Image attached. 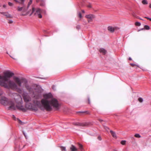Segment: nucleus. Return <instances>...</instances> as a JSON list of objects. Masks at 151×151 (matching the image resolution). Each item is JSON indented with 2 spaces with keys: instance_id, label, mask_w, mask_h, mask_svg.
Listing matches in <instances>:
<instances>
[{
  "instance_id": "412c9836",
  "label": "nucleus",
  "mask_w": 151,
  "mask_h": 151,
  "mask_svg": "<svg viewBox=\"0 0 151 151\" xmlns=\"http://www.w3.org/2000/svg\"><path fill=\"white\" fill-rule=\"evenodd\" d=\"M32 3V0H30L29 1V2L27 5V8H28Z\"/></svg>"
},
{
  "instance_id": "ddd939ff",
  "label": "nucleus",
  "mask_w": 151,
  "mask_h": 151,
  "mask_svg": "<svg viewBox=\"0 0 151 151\" xmlns=\"http://www.w3.org/2000/svg\"><path fill=\"white\" fill-rule=\"evenodd\" d=\"M21 5L22 6H23L24 7L23 8V9H22L23 12H26L28 8H27H27L26 7V6L24 4V5H23V4H21Z\"/></svg>"
},
{
  "instance_id": "49530a36",
  "label": "nucleus",
  "mask_w": 151,
  "mask_h": 151,
  "mask_svg": "<svg viewBox=\"0 0 151 151\" xmlns=\"http://www.w3.org/2000/svg\"><path fill=\"white\" fill-rule=\"evenodd\" d=\"M99 121L100 122H101L103 121V120L101 119H99Z\"/></svg>"
},
{
  "instance_id": "a18cd8bd",
  "label": "nucleus",
  "mask_w": 151,
  "mask_h": 151,
  "mask_svg": "<svg viewBox=\"0 0 151 151\" xmlns=\"http://www.w3.org/2000/svg\"><path fill=\"white\" fill-rule=\"evenodd\" d=\"M87 6H88V7L89 8H91V6L90 5H88Z\"/></svg>"
},
{
  "instance_id": "0eeeda50",
  "label": "nucleus",
  "mask_w": 151,
  "mask_h": 151,
  "mask_svg": "<svg viewBox=\"0 0 151 151\" xmlns=\"http://www.w3.org/2000/svg\"><path fill=\"white\" fill-rule=\"evenodd\" d=\"M86 17L87 19H89L88 22H90L92 21L93 19L94 18L95 16L93 14H88L86 16Z\"/></svg>"
},
{
  "instance_id": "423d86ee",
  "label": "nucleus",
  "mask_w": 151,
  "mask_h": 151,
  "mask_svg": "<svg viewBox=\"0 0 151 151\" xmlns=\"http://www.w3.org/2000/svg\"><path fill=\"white\" fill-rule=\"evenodd\" d=\"M35 11V15L39 18H42V17L41 14L42 12V10L39 8H37L36 9L34 7H33L32 13L29 14V16H31Z\"/></svg>"
},
{
  "instance_id": "79ce46f5",
  "label": "nucleus",
  "mask_w": 151,
  "mask_h": 151,
  "mask_svg": "<svg viewBox=\"0 0 151 151\" xmlns=\"http://www.w3.org/2000/svg\"><path fill=\"white\" fill-rule=\"evenodd\" d=\"M98 138L99 140H101V138L99 136Z\"/></svg>"
},
{
  "instance_id": "dca6fc26",
  "label": "nucleus",
  "mask_w": 151,
  "mask_h": 151,
  "mask_svg": "<svg viewBox=\"0 0 151 151\" xmlns=\"http://www.w3.org/2000/svg\"><path fill=\"white\" fill-rule=\"evenodd\" d=\"M108 30L111 32H114V28L111 26H109L108 27Z\"/></svg>"
},
{
  "instance_id": "f257e3e1",
  "label": "nucleus",
  "mask_w": 151,
  "mask_h": 151,
  "mask_svg": "<svg viewBox=\"0 0 151 151\" xmlns=\"http://www.w3.org/2000/svg\"><path fill=\"white\" fill-rule=\"evenodd\" d=\"M14 96H16L15 99L17 104L16 106L18 109L24 112L26 111L27 109L34 111H37L38 110L37 107L35 105L29 102V101H31V98L29 96L28 93L24 92L22 95L24 100L26 103L25 107L27 109L24 108L23 105V102L21 96L16 93H14Z\"/></svg>"
},
{
  "instance_id": "393cba45",
  "label": "nucleus",
  "mask_w": 151,
  "mask_h": 151,
  "mask_svg": "<svg viewBox=\"0 0 151 151\" xmlns=\"http://www.w3.org/2000/svg\"><path fill=\"white\" fill-rule=\"evenodd\" d=\"M134 136L135 137L137 138H140L141 137V136L139 134H135Z\"/></svg>"
},
{
  "instance_id": "864d4df0",
  "label": "nucleus",
  "mask_w": 151,
  "mask_h": 151,
  "mask_svg": "<svg viewBox=\"0 0 151 151\" xmlns=\"http://www.w3.org/2000/svg\"><path fill=\"white\" fill-rule=\"evenodd\" d=\"M10 57H11V58H12L13 59H14V60H15V58H14L12 57V56H11V55H10Z\"/></svg>"
},
{
  "instance_id": "8fccbe9b",
  "label": "nucleus",
  "mask_w": 151,
  "mask_h": 151,
  "mask_svg": "<svg viewBox=\"0 0 151 151\" xmlns=\"http://www.w3.org/2000/svg\"><path fill=\"white\" fill-rule=\"evenodd\" d=\"M149 7L151 8V4H150V5L149 6Z\"/></svg>"
},
{
  "instance_id": "cd10ccee",
  "label": "nucleus",
  "mask_w": 151,
  "mask_h": 151,
  "mask_svg": "<svg viewBox=\"0 0 151 151\" xmlns=\"http://www.w3.org/2000/svg\"><path fill=\"white\" fill-rule=\"evenodd\" d=\"M126 142L125 140H122L121 142V143L122 145H124L125 144Z\"/></svg>"
},
{
  "instance_id": "4468645a",
  "label": "nucleus",
  "mask_w": 151,
  "mask_h": 151,
  "mask_svg": "<svg viewBox=\"0 0 151 151\" xmlns=\"http://www.w3.org/2000/svg\"><path fill=\"white\" fill-rule=\"evenodd\" d=\"M110 132L113 137H114V138H117L115 132L112 131V130H110Z\"/></svg>"
},
{
  "instance_id": "6ab92c4d",
  "label": "nucleus",
  "mask_w": 151,
  "mask_h": 151,
  "mask_svg": "<svg viewBox=\"0 0 151 151\" xmlns=\"http://www.w3.org/2000/svg\"><path fill=\"white\" fill-rule=\"evenodd\" d=\"M142 3L144 4H148V2L146 0H143Z\"/></svg>"
},
{
  "instance_id": "1a4fd4ad",
  "label": "nucleus",
  "mask_w": 151,
  "mask_h": 151,
  "mask_svg": "<svg viewBox=\"0 0 151 151\" xmlns=\"http://www.w3.org/2000/svg\"><path fill=\"white\" fill-rule=\"evenodd\" d=\"M73 124L75 125L79 126H85L88 125V123H80L79 122H74Z\"/></svg>"
},
{
  "instance_id": "5701e85b",
  "label": "nucleus",
  "mask_w": 151,
  "mask_h": 151,
  "mask_svg": "<svg viewBox=\"0 0 151 151\" xmlns=\"http://www.w3.org/2000/svg\"><path fill=\"white\" fill-rule=\"evenodd\" d=\"M144 28L147 30L150 29V27L147 25H145L144 26Z\"/></svg>"
},
{
  "instance_id": "3c124183",
  "label": "nucleus",
  "mask_w": 151,
  "mask_h": 151,
  "mask_svg": "<svg viewBox=\"0 0 151 151\" xmlns=\"http://www.w3.org/2000/svg\"><path fill=\"white\" fill-rule=\"evenodd\" d=\"M12 116L13 118H15V116H14V115H13Z\"/></svg>"
},
{
  "instance_id": "603ef678",
  "label": "nucleus",
  "mask_w": 151,
  "mask_h": 151,
  "mask_svg": "<svg viewBox=\"0 0 151 151\" xmlns=\"http://www.w3.org/2000/svg\"><path fill=\"white\" fill-rule=\"evenodd\" d=\"M55 87V86H52V88L53 89H54Z\"/></svg>"
},
{
  "instance_id": "6e6552de",
  "label": "nucleus",
  "mask_w": 151,
  "mask_h": 151,
  "mask_svg": "<svg viewBox=\"0 0 151 151\" xmlns=\"http://www.w3.org/2000/svg\"><path fill=\"white\" fill-rule=\"evenodd\" d=\"M13 78L17 84L20 87H21L22 86V82L19 78L17 77L14 76L13 77Z\"/></svg>"
},
{
  "instance_id": "f8f14e48",
  "label": "nucleus",
  "mask_w": 151,
  "mask_h": 151,
  "mask_svg": "<svg viewBox=\"0 0 151 151\" xmlns=\"http://www.w3.org/2000/svg\"><path fill=\"white\" fill-rule=\"evenodd\" d=\"M1 13L6 16L7 17L10 18L11 17V15L8 12H1Z\"/></svg>"
},
{
  "instance_id": "f3484780",
  "label": "nucleus",
  "mask_w": 151,
  "mask_h": 151,
  "mask_svg": "<svg viewBox=\"0 0 151 151\" xmlns=\"http://www.w3.org/2000/svg\"><path fill=\"white\" fill-rule=\"evenodd\" d=\"M24 7L23 6H22V7H20V6H18L17 7V10L18 11H22V9H23V8Z\"/></svg>"
},
{
  "instance_id": "c03bdc74",
  "label": "nucleus",
  "mask_w": 151,
  "mask_h": 151,
  "mask_svg": "<svg viewBox=\"0 0 151 151\" xmlns=\"http://www.w3.org/2000/svg\"><path fill=\"white\" fill-rule=\"evenodd\" d=\"M144 29V28H142L141 29H139L138 30V31H140L141 30H142Z\"/></svg>"
},
{
  "instance_id": "bb28decb",
  "label": "nucleus",
  "mask_w": 151,
  "mask_h": 151,
  "mask_svg": "<svg viewBox=\"0 0 151 151\" xmlns=\"http://www.w3.org/2000/svg\"><path fill=\"white\" fill-rule=\"evenodd\" d=\"M29 13V11L27 12L26 14H21V16H26Z\"/></svg>"
},
{
  "instance_id": "2eb2a0df",
  "label": "nucleus",
  "mask_w": 151,
  "mask_h": 151,
  "mask_svg": "<svg viewBox=\"0 0 151 151\" xmlns=\"http://www.w3.org/2000/svg\"><path fill=\"white\" fill-rule=\"evenodd\" d=\"M99 51L100 52L104 54H105L106 53V50L103 48H101Z\"/></svg>"
},
{
  "instance_id": "c756f323",
  "label": "nucleus",
  "mask_w": 151,
  "mask_h": 151,
  "mask_svg": "<svg viewBox=\"0 0 151 151\" xmlns=\"http://www.w3.org/2000/svg\"><path fill=\"white\" fill-rule=\"evenodd\" d=\"M78 15L80 18H81L82 17L81 14L80 12H78Z\"/></svg>"
},
{
  "instance_id": "4d7b16f0",
  "label": "nucleus",
  "mask_w": 151,
  "mask_h": 151,
  "mask_svg": "<svg viewBox=\"0 0 151 151\" xmlns=\"http://www.w3.org/2000/svg\"><path fill=\"white\" fill-rule=\"evenodd\" d=\"M19 121L21 122H22V121L20 120H19Z\"/></svg>"
},
{
  "instance_id": "b1692460",
  "label": "nucleus",
  "mask_w": 151,
  "mask_h": 151,
  "mask_svg": "<svg viewBox=\"0 0 151 151\" xmlns=\"http://www.w3.org/2000/svg\"><path fill=\"white\" fill-rule=\"evenodd\" d=\"M26 87L27 88L29 91H31V89H32V88L31 87H29L28 85H26Z\"/></svg>"
},
{
  "instance_id": "9d476101",
  "label": "nucleus",
  "mask_w": 151,
  "mask_h": 151,
  "mask_svg": "<svg viewBox=\"0 0 151 151\" xmlns=\"http://www.w3.org/2000/svg\"><path fill=\"white\" fill-rule=\"evenodd\" d=\"M33 103L35 104L34 105H35L37 107V106L39 107L41 109V107H42V104H40V101L37 100H35L34 101Z\"/></svg>"
},
{
  "instance_id": "2f4dec72",
  "label": "nucleus",
  "mask_w": 151,
  "mask_h": 151,
  "mask_svg": "<svg viewBox=\"0 0 151 151\" xmlns=\"http://www.w3.org/2000/svg\"><path fill=\"white\" fill-rule=\"evenodd\" d=\"M22 81H24L25 84L27 83V81L25 79H22Z\"/></svg>"
},
{
  "instance_id": "7ed1b4c3",
  "label": "nucleus",
  "mask_w": 151,
  "mask_h": 151,
  "mask_svg": "<svg viewBox=\"0 0 151 151\" xmlns=\"http://www.w3.org/2000/svg\"><path fill=\"white\" fill-rule=\"evenodd\" d=\"M1 91V94H0V103L4 106H9V110H16V107L14 106V103L11 100H9L8 98L5 96H2L3 94V92L1 89L0 88Z\"/></svg>"
},
{
  "instance_id": "09e8293b",
  "label": "nucleus",
  "mask_w": 151,
  "mask_h": 151,
  "mask_svg": "<svg viewBox=\"0 0 151 151\" xmlns=\"http://www.w3.org/2000/svg\"><path fill=\"white\" fill-rule=\"evenodd\" d=\"M82 12L83 13H85V11L84 10H82Z\"/></svg>"
},
{
  "instance_id": "39448f33",
  "label": "nucleus",
  "mask_w": 151,
  "mask_h": 151,
  "mask_svg": "<svg viewBox=\"0 0 151 151\" xmlns=\"http://www.w3.org/2000/svg\"><path fill=\"white\" fill-rule=\"evenodd\" d=\"M4 76L3 77L1 76L2 78H0V79H1L0 80V81H2L5 80H9L7 78H10L13 76L14 75V73L10 71L9 70H7L6 72L4 73Z\"/></svg>"
},
{
  "instance_id": "37998d69",
  "label": "nucleus",
  "mask_w": 151,
  "mask_h": 151,
  "mask_svg": "<svg viewBox=\"0 0 151 151\" xmlns=\"http://www.w3.org/2000/svg\"><path fill=\"white\" fill-rule=\"evenodd\" d=\"M130 64L132 66H134V65H136L134 64H133V63H131Z\"/></svg>"
},
{
  "instance_id": "4c0bfd02",
  "label": "nucleus",
  "mask_w": 151,
  "mask_h": 151,
  "mask_svg": "<svg viewBox=\"0 0 151 151\" xmlns=\"http://www.w3.org/2000/svg\"><path fill=\"white\" fill-rule=\"evenodd\" d=\"M88 103L89 104H90V100L89 97H88Z\"/></svg>"
},
{
  "instance_id": "20e7f679",
  "label": "nucleus",
  "mask_w": 151,
  "mask_h": 151,
  "mask_svg": "<svg viewBox=\"0 0 151 151\" xmlns=\"http://www.w3.org/2000/svg\"><path fill=\"white\" fill-rule=\"evenodd\" d=\"M0 85L7 88L16 89L17 88V84L13 81L10 80L0 81Z\"/></svg>"
},
{
  "instance_id": "9b49d317",
  "label": "nucleus",
  "mask_w": 151,
  "mask_h": 151,
  "mask_svg": "<svg viewBox=\"0 0 151 151\" xmlns=\"http://www.w3.org/2000/svg\"><path fill=\"white\" fill-rule=\"evenodd\" d=\"M70 149L71 151H78V150L73 145H72L71 147H70Z\"/></svg>"
},
{
  "instance_id": "a878e982",
  "label": "nucleus",
  "mask_w": 151,
  "mask_h": 151,
  "mask_svg": "<svg viewBox=\"0 0 151 151\" xmlns=\"http://www.w3.org/2000/svg\"><path fill=\"white\" fill-rule=\"evenodd\" d=\"M135 25L137 26H140L141 25V23L139 22H135Z\"/></svg>"
},
{
  "instance_id": "a211bd4d",
  "label": "nucleus",
  "mask_w": 151,
  "mask_h": 151,
  "mask_svg": "<svg viewBox=\"0 0 151 151\" xmlns=\"http://www.w3.org/2000/svg\"><path fill=\"white\" fill-rule=\"evenodd\" d=\"M78 145L79 147V149L81 150H83V146L82 145L80 144H78Z\"/></svg>"
},
{
  "instance_id": "a19ab883",
  "label": "nucleus",
  "mask_w": 151,
  "mask_h": 151,
  "mask_svg": "<svg viewBox=\"0 0 151 151\" xmlns=\"http://www.w3.org/2000/svg\"><path fill=\"white\" fill-rule=\"evenodd\" d=\"M80 28V26H78L76 27V28L77 29H79Z\"/></svg>"
},
{
  "instance_id": "c9c22d12",
  "label": "nucleus",
  "mask_w": 151,
  "mask_h": 151,
  "mask_svg": "<svg viewBox=\"0 0 151 151\" xmlns=\"http://www.w3.org/2000/svg\"><path fill=\"white\" fill-rule=\"evenodd\" d=\"M21 1H22V3L23 5H24V1L25 0H21Z\"/></svg>"
},
{
  "instance_id": "f03ea898",
  "label": "nucleus",
  "mask_w": 151,
  "mask_h": 151,
  "mask_svg": "<svg viewBox=\"0 0 151 151\" xmlns=\"http://www.w3.org/2000/svg\"><path fill=\"white\" fill-rule=\"evenodd\" d=\"M52 97V94L50 93L43 95L44 99H42L41 103L42 104L41 110L46 109L47 111H50L52 109V106L57 108L59 106V104L58 100L55 98H52L50 101H49L48 99L51 98Z\"/></svg>"
},
{
  "instance_id": "5fc2aeb1",
  "label": "nucleus",
  "mask_w": 151,
  "mask_h": 151,
  "mask_svg": "<svg viewBox=\"0 0 151 151\" xmlns=\"http://www.w3.org/2000/svg\"><path fill=\"white\" fill-rule=\"evenodd\" d=\"M3 7H5L6 6H5V5H3Z\"/></svg>"
},
{
  "instance_id": "f704fd0d",
  "label": "nucleus",
  "mask_w": 151,
  "mask_h": 151,
  "mask_svg": "<svg viewBox=\"0 0 151 151\" xmlns=\"http://www.w3.org/2000/svg\"><path fill=\"white\" fill-rule=\"evenodd\" d=\"M145 18H146V19H149L151 21V18H149V17H145Z\"/></svg>"
},
{
  "instance_id": "de8ad7c7",
  "label": "nucleus",
  "mask_w": 151,
  "mask_h": 151,
  "mask_svg": "<svg viewBox=\"0 0 151 151\" xmlns=\"http://www.w3.org/2000/svg\"><path fill=\"white\" fill-rule=\"evenodd\" d=\"M129 60H132V59L130 57H129Z\"/></svg>"
},
{
  "instance_id": "e433bc0d",
  "label": "nucleus",
  "mask_w": 151,
  "mask_h": 151,
  "mask_svg": "<svg viewBox=\"0 0 151 151\" xmlns=\"http://www.w3.org/2000/svg\"><path fill=\"white\" fill-rule=\"evenodd\" d=\"M23 134L24 135V136L26 137V138H27V135H26V134H25V133L24 132H23Z\"/></svg>"
},
{
  "instance_id": "ea45409f",
  "label": "nucleus",
  "mask_w": 151,
  "mask_h": 151,
  "mask_svg": "<svg viewBox=\"0 0 151 151\" xmlns=\"http://www.w3.org/2000/svg\"><path fill=\"white\" fill-rule=\"evenodd\" d=\"M13 22V21L12 20H9V23H12Z\"/></svg>"
},
{
  "instance_id": "13d9d810",
  "label": "nucleus",
  "mask_w": 151,
  "mask_h": 151,
  "mask_svg": "<svg viewBox=\"0 0 151 151\" xmlns=\"http://www.w3.org/2000/svg\"><path fill=\"white\" fill-rule=\"evenodd\" d=\"M42 79H43V78H41ZM44 79H45V78H44Z\"/></svg>"
},
{
  "instance_id": "473e14b6",
  "label": "nucleus",
  "mask_w": 151,
  "mask_h": 151,
  "mask_svg": "<svg viewBox=\"0 0 151 151\" xmlns=\"http://www.w3.org/2000/svg\"><path fill=\"white\" fill-rule=\"evenodd\" d=\"M104 127L105 129L107 131H108V130L109 129V128L106 126H104Z\"/></svg>"
},
{
  "instance_id": "6e6d98bb",
  "label": "nucleus",
  "mask_w": 151,
  "mask_h": 151,
  "mask_svg": "<svg viewBox=\"0 0 151 151\" xmlns=\"http://www.w3.org/2000/svg\"><path fill=\"white\" fill-rule=\"evenodd\" d=\"M139 19H141V20H143V19H141V18H139Z\"/></svg>"
},
{
  "instance_id": "58836bf2",
  "label": "nucleus",
  "mask_w": 151,
  "mask_h": 151,
  "mask_svg": "<svg viewBox=\"0 0 151 151\" xmlns=\"http://www.w3.org/2000/svg\"><path fill=\"white\" fill-rule=\"evenodd\" d=\"M85 111H79L77 112V113H85Z\"/></svg>"
},
{
  "instance_id": "7c9ffc66",
  "label": "nucleus",
  "mask_w": 151,
  "mask_h": 151,
  "mask_svg": "<svg viewBox=\"0 0 151 151\" xmlns=\"http://www.w3.org/2000/svg\"><path fill=\"white\" fill-rule=\"evenodd\" d=\"M8 4L10 6H13V4L12 3L10 2H9L8 3Z\"/></svg>"
},
{
  "instance_id": "72a5a7b5",
  "label": "nucleus",
  "mask_w": 151,
  "mask_h": 151,
  "mask_svg": "<svg viewBox=\"0 0 151 151\" xmlns=\"http://www.w3.org/2000/svg\"><path fill=\"white\" fill-rule=\"evenodd\" d=\"M18 89V92L20 93H21L22 92V90L20 88H19Z\"/></svg>"
},
{
  "instance_id": "4be33fe9",
  "label": "nucleus",
  "mask_w": 151,
  "mask_h": 151,
  "mask_svg": "<svg viewBox=\"0 0 151 151\" xmlns=\"http://www.w3.org/2000/svg\"><path fill=\"white\" fill-rule=\"evenodd\" d=\"M15 1L19 3L20 5L22 4V1L21 0H15Z\"/></svg>"
},
{
  "instance_id": "c85d7f7f",
  "label": "nucleus",
  "mask_w": 151,
  "mask_h": 151,
  "mask_svg": "<svg viewBox=\"0 0 151 151\" xmlns=\"http://www.w3.org/2000/svg\"><path fill=\"white\" fill-rule=\"evenodd\" d=\"M138 100L140 102H142L143 101V99L142 98H139L138 99Z\"/></svg>"
},
{
  "instance_id": "aec40b11",
  "label": "nucleus",
  "mask_w": 151,
  "mask_h": 151,
  "mask_svg": "<svg viewBox=\"0 0 151 151\" xmlns=\"http://www.w3.org/2000/svg\"><path fill=\"white\" fill-rule=\"evenodd\" d=\"M61 149L62 151H66V147H65L61 146Z\"/></svg>"
}]
</instances>
